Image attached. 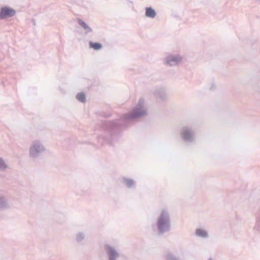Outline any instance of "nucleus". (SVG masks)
<instances>
[{
  "label": "nucleus",
  "instance_id": "obj_7",
  "mask_svg": "<svg viewBox=\"0 0 260 260\" xmlns=\"http://www.w3.org/2000/svg\"><path fill=\"white\" fill-rule=\"evenodd\" d=\"M77 99L80 102H85L86 100L85 95L83 93H79L76 96Z\"/></svg>",
  "mask_w": 260,
  "mask_h": 260
},
{
  "label": "nucleus",
  "instance_id": "obj_5",
  "mask_svg": "<svg viewBox=\"0 0 260 260\" xmlns=\"http://www.w3.org/2000/svg\"><path fill=\"white\" fill-rule=\"evenodd\" d=\"M182 135L184 139L188 140L191 137V132L189 129H185L183 131Z\"/></svg>",
  "mask_w": 260,
  "mask_h": 260
},
{
  "label": "nucleus",
  "instance_id": "obj_10",
  "mask_svg": "<svg viewBox=\"0 0 260 260\" xmlns=\"http://www.w3.org/2000/svg\"><path fill=\"white\" fill-rule=\"evenodd\" d=\"M79 24L81 26H82L85 29H89V27L88 25L83 21H80Z\"/></svg>",
  "mask_w": 260,
  "mask_h": 260
},
{
  "label": "nucleus",
  "instance_id": "obj_4",
  "mask_svg": "<svg viewBox=\"0 0 260 260\" xmlns=\"http://www.w3.org/2000/svg\"><path fill=\"white\" fill-rule=\"evenodd\" d=\"M156 15L155 11L151 8H147L146 10V16L148 17L154 18Z\"/></svg>",
  "mask_w": 260,
  "mask_h": 260
},
{
  "label": "nucleus",
  "instance_id": "obj_3",
  "mask_svg": "<svg viewBox=\"0 0 260 260\" xmlns=\"http://www.w3.org/2000/svg\"><path fill=\"white\" fill-rule=\"evenodd\" d=\"M106 249L110 257V260H115L118 256V254L112 247L109 246H107Z\"/></svg>",
  "mask_w": 260,
  "mask_h": 260
},
{
  "label": "nucleus",
  "instance_id": "obj_9",
  "mask_svg": "<svg viewBox=\"0 0 260 260\" xmlns=\"http://www.w3.org/2000/svg\"><path fill=\"white\" fill-rule=\"evenodd\" d=\"M144 114V113L143 112H138V113H136L133 114L131 115V117L132 118H136V117L141 116H142V115H143Z\"/></svg>",
  "mask_w": 260,
  "mask_h": 260
},
{
  "label": "nucleus",
  "instance_id": "obj_2",
  "mask_svg": "<svg viewBox=\"0 0 260 260\" xmlns=\"http://www.w3.org/2000/svg\"><path fill=\"white\" fill-rule=\"evenodd\" d=\"M15 11L11 8H3L1 9L0 18L4 19L6 17H11L15 14Z\"/></svg>",
  "mask_w": 260,
  "mask_h": 260
},
{
  "label": "nucleus",
  "instance_id": "obj_13",
  "mask_svg": "<svg viewBox=\"0 0 260 260\" xmlns=\"http://www.w3.org/2000/svg\"><path fill=\"white\" fill-rule=\"evenodd\" d=\"M180 57H176V58H173L171 60H170V61H180Z\"/></svg>",
  "mask_w": 260,
  "mask_h": 260
},
{
  "label": "nucleus",
  "instance_id": "obj_6",
  "mask_svg": "<svg viewBox=\"0 0 260 260\" xmlns=\"http://www.w3.org/2000/svg\"><path fill=\"white\" fill-rule=\"evenodd\" d=\"M89 45L91 48H92L94 50H99L102 48V46L99 43H92L90 42L89 43Z\"/></svg>",
  "mask_w": 260,
  "mask_h": 260
},
{
  "label": "nucleus",
  "instance_id": "obj_1",
  "mask_svg": "<svg viewBox=\"0 0 260 260\" xmlns=\"http://www.w3.org/2000/svg\"><path fill=\"white\" fill-rule=\"evenodd\" d=\"M157 225L160 233L168 230L169 227V219L167 213L162 211L158 219Z\"/></svg>",
  "mask_w": 260,
  "mask_h": 260
},
{
  "label": "nucleus",
  "instance_id": "obj_8",
  "mask_svg": "<svg viewBox=\"0 0 260 260\" xmlns=\"http://www.w3.org/2000/svg\"><path fill=\"white\" fill-rule=\"evenodd\" d=\"M196 234L199 236H202L203 237H205L207 236V233L205 231L201 230V229H198L196 231Z\"/></svg>",
  "mask_w": 260,
  "mask_h": 260
},
{
  "label": "nucleus",
  "instance_id": "obj_12",
  "mask_svg": "<svg viewBox=\"0 0 260 260\" xmlns=\"http://www.w3.org/2000/svg\"><path fill=\"white\" fill-rule=\"evenodd\" d=\"M6 166L5 163L3 162V160L0 159V168H6Z\"/></svg>",
  "mask_w": 260,
  "mask_h": 260
},
{
  "label": "nucleus",
  "instance_id": "obj_11",
  "mask_svg": "<svg viewBox=\"0 0 260 260\" xmlns=\"http://www.w3.org/2000/svg\"><path fill=\"white\" fill-rule=\"evenodd\" d=\"M134 182L132 180H126V184L128 186H131L132 185H133Z\"/></svg>",
  "mask_w": 260,
  "mask_h": 260
}]
</instances>
